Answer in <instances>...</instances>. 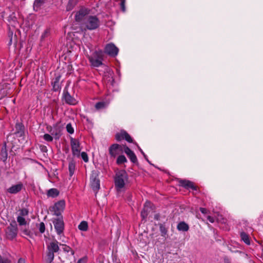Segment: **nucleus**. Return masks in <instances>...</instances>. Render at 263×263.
<instances>
[{"label":"nucleus","mask_w":263,"mask_h":263,"mask_svg":"<svg viewBox=\"0 0 263 263\" xmlns=\"http://www.w3.org/2000/svg\"><path fill=\"white\" fill-rule=\"evenodd\" d=\"M59 242L56 239L47 244V252L45 256V261L46 263H51L54 258V253L59 252L60 248Z\"/></svg>","instance_id":"f257e3e1"},{"label":"nucleus","mask_w":263,"mask_h":263,"mask_svg":"<svg viewBox=\"0 0 263 263\" xmlns=\"http://www.w3.org/2000/svg\"><path fill=\"white\" fill-rule=\"evenodd\" d=\"M100 20L96 16L89 15L85 19V22H84L81 28L84 31L93 30L97 29L100 26Z\"/></svg>","instance_id":"f03ea898"},{"label":"nucleus","mask_w":263,"mask_h":263,"mask_svg":"<svg viewBox=\"0 0 263 263\" xmlns=\"http://www.w3.org/2000/svg\"><path fill=\"white\" fill-rule=\"evenodd\" d=\"M128 179L127 173L125 170H122L116 173L115 177V186L117 191H120L124 187L125 182Z\"/></svg>","instance_id":"7ed1b4c3"},{"label":"nucleus","mask_w":263,"mask_h":263,"mask_svg":"<svg viewBox=\"0 0 263 263\" xmlns=\"http://www.w3.org/2000/svg\"><path fill=\"white\" fill-rule=\"evenodd\" d=\"M5 236L7 239L12 240L17 235L18 228L15 220L12 221L5 229Z\"/></svg>","instance_id":"20e7f679"},{"label":"nucleus","mask_w":263,"mask_h":263,"mask_svg":"<svg viewBox=\"0 0 263 263\" xmlns=\"http://www.w3.org/2000/svg\"><path fill=\"white\" fill-rule=\"evenodd\" d=\"M88 59L92 66L98 67L103 64V53L102 50L95 51Z\"/></svg>","instance_id":"39448f33"},{"label":"nucleus","mask_w":263,"mask_h":263,"mask_svg":"<svg viewBox=\"0 0 263 263\" xmlns=\"http://www.w3.org/2000/svg\"><path fill=\"white\" fill-rule=\"evenodd\" d=\"M54 229L58 235L59 236V239L61 240L62 236H64V230L65 224L63 221V216L58 217L52 220Z\"/></svg>","instance_id":"423d86ee"},{"label":"nucleus","mask_w":263,"mask_h":263,"mask_svg":"<svg viewBox=\"0 0 263 263\" xmlns=\"http://www.w3.org/2000/svg\"><path fill=\"white\" fill-rule=\"evenodd\" d=\"M91 187L94 191H97L100 189V180L99 179V172L93 171L90 177Z\"/></svg>","instance_id":"0eeeda50"},{"label":"nucleus","mask_w":263,"mask_h":263,"mask_svg":"<svg viewBox=\"0 0 263 263\" xmlns=\"http://www.w3.org/2000/svg\"><path fill=\"white\" fill-rule=\"evenodd\" d=\"M65 206V202L64 200H61L57 202L51 208L50 211L53 212V214L58 217L62 216L61 215L62 212L64 211Z\"/></svg>","instance_id":"6e6552de"},{"label":"nucleus","mask_w":263,"mask_h":263,"mask_svg":"<svg viewBox=\"0 0 263 263\" xmlns=\"http://www.w3.org/2000/svg\"><path fill=\"white\" fill-rule=\"evenodd\" d=\"M88 11L86 9H81L75 15L76 21L80 24L81 27L85 22V19L89 16Z\"/></svg>","instance_id":"1a4fd4ad"},{"label":"nucleus","mask_w":263,"mask_h":263,"mask_svg":"<svg viewBox=\"0 0 263 263\" xmlns=\"http://www.w3.org/2000/svg\"><path fill=\"white\" fill-rule=\"evenodd\" d=\"M70 145L72 155L77 157H79L80 156L81 149L80 148V144L79 140L72 137H70Z\"/></svg>","instance_id":"9d476101"},{"label":"nucleus","mask_w":263,"mask_h":263,"mask_svg":"<svg viewBox=\"0 0 263 263\" xmlns=\"http://www.w3.org/2000/svg\"><path fill=\"white\" fill-rule=\"evenodd\" d=\"M123 145L113 144L109 147V154L110 157L115 158L117 155L123 152Z\"/></svg>","instance_id":"9b49d317"},{"label":"nucleus","mask_w":263,"mask_h":263,"mask_svg":"<svg viewBox=\"0 0 263 263\" xmlns=\"http://www.w3.org/2000/svg\"><path fill=\"white\" fill-rule=\"evenodd\" d=\"M62 99L66 104L70 105H75L78 103L77 100L70 95L66 89L63 90Z\"/></svg>","instance_id":"f8f14e48"},{"label":"nucleus","mask_w":263,"mask_h":263,"mask_svg":"<svg viewBox=\"0 0 263 263\" xmlns=\"http://www.w3.org/2000/svg\"><path fill=\"white\" fill-rule=\"evenodd\" d=\"M115 139L117 141L125 140L129 143H132L133 142L132 138L124 130H122L120 132L117 133L115 135Z\"/></svg>","instance_id":"ddd939ff"},{"label":"nucleus","mask_w":263,"mask_h":263,"mask_svg":"<svg viewBox=\"0 0 263 263\" xmlns=\"http://www.w3.org/2000/svg\"><path fill=\"white\" fill-rule=\"evenodd\" d=\"M118 51V48L112 43L107 44L104 49V52L112 57H116Z\"/></svg>","instance_id":"4468645a"},{"label":"nucleus","mask_w":263,"mask_h":263,"mask_svg":"<svg viewBox=\"0 0 263 263\" xmlns=\"http://www.w3.org/2000/svg\"><path fill=\"white\" fill-rule=\"evenodd\" d=\"M124 152L129 158L132 162L138 164V159L134 152L126 145H123Z\"/></svg>","instance_id":"2eb2a0df"},{"label":"nucleus","mask_w":263,"mask_h":263,"mask_svg":"<svg viewBox=\"0 0 263 263\" xmlns=\"http://www.w3.org/2000/svg\"><path fill=\"white\" fill-rule=\"evenodd\" d=\"M179 185L186 189H191L193 190L197 191V187L195 186L194 183L190 180L180 179L179 180Z\"/></svg>","instance_id":"dca6fc26"},{"label":"nucleus","mask_w":263,"mask_h":263,"mask_svg":"<svg viewBox=\"0 0 263 263\" xmlns=\"http://www.w3.org/2000/svg\"><path fill=\"white\" fill-rule=\"evenodd\" d=\"M8 158V152L7 149V143L4 142L0 152V159L5 164Z\"/></svg>","instance_id":"f3484780"},{"label":"nucleus","mask_w":263,"mask_h":263,"mask_svg":"<svg viewBox=\"0 0 263 263\" xmlns=\"http://www.w3.org/2000/svg\"><path fill=\"white\" fill-rule=\"evenodd\" d=\"M23 188V184L19 183L17 184L13 185L8 189L7 191L10 194H16L20 192Z\"/></svg>","instance_id":"a211bd4d"},{"label":"nucleus","mask_w":263,"mask_h":263,"mask_svg":"<svg viewBox=\"0 0 263 263\" xmlns=\"http://www.w3.org/2000/svg\"><path fill=\"white\" fill-rule=\"evenodd\" d=\"M60 79L61 76L58 75L55 77V78L53 79V81L52 82L53 89L55 91H58L61 88L59 84Z\"/></svg>","instance_id":"6ab92c4d"},{"label":"nucleus","mask_w":263,"mask_h":263,"mask_svg":"<svg viewBox=\"0 0 263 263\" xmlns=\"http://www.w3.org/2000/svg\"><path fill=\"white\" fill-rule=\"evenodd\" d=\"M80 0H68L66 5V10L67 11L72 10L78 4Z\"/></svg>","instance_id":"aec40b11"},{"label":"nucleus","mask_w":263,"mask_h":263,"mask_svg":"<svg viewBox=\"0 0 263 263\" xmlns=\"http://www.w3.org/2000/svg\"><path fill=\"white\" fill-rule=\"evenodd\" d=\"M177 228L179 231L186 232L189 229V226L184 221H181L177 224Z\"/></svg>","instance_id":"412c9836"},{"label":"nucleus","mask_w":263,"mask_h":263,"mask_svg":"<svg viewBox=\"0 0 263 263\" xmlns=\"http://www.w3.org/2000/svg\"><path fill=\"white\" fill-rule=\"evenodd\" d=\"M76 170V162L73 160H71L68 164V170L69 172V176L72 177L74 173Z\"/></svg>","instance_id":"4be33fe9"},{"label":"nucleus","mask_w":263,"mask_h":263,"mask_svg":"<svg viewBox=\"0 0 263 263\" xmlns=\"http://www.w3.org/2000/svg\"><path fill=\"white\" fill-rule=\"evenodd\" d=\"M109 104L107 101H100L95 104V108L97 110H100L106 108Z\"/></svg>","instance_id":"5701e85b"},{"label":"nucleus","mask_w":263,"mask_h":263,"mask_svg":"<svg viewBox=\"0 0 263 263\" xmlns=\"http://www.w3.org/2000/svg\"><path fill=\"white\" fill-rule=\"evenodd\" d=\"M241 239L247 245H250V240L249 235L245 232H242L240 233Z\"/></svg>","instance_id":"b1692460"},{"label":"nucleus","mask_w":263,"mask_h":263,"mask_svg":"<svg viewBox=\"0 0 263 263\" xmlns=\"http://www.w3.org/2000/svg\"><path fill=\"white\" fill-rule=\"evenodd\" d=\"M59 194V192L57 189H50L47 192V196L48 197H55L58 196Z\"/></svg>","instance_id":"393cba45"},{"label":"nucleus","mask_w":263,"mask_h":263,"mask_svg":"<svg viewBox=\"0 0 263 263\" xmlns=\"http://www.w3.org/2000/svg\"><path fill=\"white\" fill-rule=\"evenodd\" d=\"M60 245H62L63 247V250L64 252L70 253V255L71 256L74 255V251L68 246L65 245V244H61L60 243Z\"/></svg>","instance_id":"a878e982"},{"label":"nucleus","mask_w":263,"mask_h":263,"mask_svg":"<svg viewBox=\"0 0 263 263\" xmlns=\"http://www.w3.org/2000/svg\"><path fill=\"white\" fill-rule=\"evenodd\" d=\"M78 229L82 231H86L88 229V223L86 221H82L78 226Z\"/></svg>","instance_id":"bb28decb"},{"label":"nucleus","mask_w":263,"mask_h":263,"mask_svg":"<svg viewBox=\"0 0 263 263\" xmlns=\"http://www.w3.org/2000/svg\"><path fill=\"white\" fill-rule=\"evenodd\" d=\"M158 225L159 226V230L161 232V236H165L167 233V230L165 226L163 223H159Z\"/></svg>","instance_id":"cd10ccee"},{"label":"nucleus","mask_w":263,"mask_h":263,"mask_svg":"<svg viewBox=\"0 0 263 263\" xmlns=\"http://www.w3.org/2000/svg\"><path fill=\"white\" fill-rule=\"evenodd\" d=\"M51 134L54 136L55 139H59L61 136V131L60 129H56L52 130V129L49 131Z\"/></svg>","instance_id":"c85d7f7f"},{"label":"nucleus","mask_w":263,"mask_h":263,"mask_svg":"<svg viewBox=\"0 0 263 263\" xmlns=\"http://www.w3.org/2000/svg\"><path fill=\"white\" fill-rule=\"evenodd\" d=\"M127 162V159L125 156L124 155H120L118 156L117 159V163L118 164H121L122 163H124L125 162Z\"/></svg>","instance_id":"c756f323"},{"label":"nucleus","mask_w":263,"mask_h":263,"mask_svg":"<svg viewBox=\"0 0 263 263\" xmlns=\"http://www.w3.org/2000/svg\"><path fill=\"white\" fill-rule=\"evenodd\" d=\"M17 221L20 226H25L27 224V221L24 217L18 216L17 217Z\"/></svg>","instance_id":"7c9ffc66"},{"label":"nucleus","mask_w":263,"mask_h":263,"mask_svg":"<svg viewBox=\"0 0 263 263\" xmlns=\"http://www.w3.org/2000/svg\"><path fill=\"white\" fill-rule=\"evenodd\" d=\"M50 29H49V28L46 29L41 36V40L42 41L44 40L45 39L48 37L50 35Z\"/></svg>","instance_id":"2f4dec72"},{"label":"nucleus","mask_w":263,"mask_h":263,"mask_svg":"<svg viewBox=\"0 0 263 263\" xmlns=\"http://www.w3.org/2000/svg\"><path fill=\"white\" fill-rule=\"evenodd\" d=\"M18 211L19 216L25 217L28 216L29 214V211L26 208L20 209Z\"/></svg>","instance_id":"473e14b6"},{"label":"nucleus","mask_w":263,"mask_h":263,"mask_svg":"<svg viewBox=\"0 0 263 263\" xmlns=\"http://www.w3.org/2000/svg\"><path fill=\"white\" fill-rule=\"evenodd\" d=\"M45 2V0H35L34 2V8L40 7Z\"/></svg>","instance_id":"72a5a7b5"},{"label":"nucleus","mask_w":263,"mask_h":263,"mask_svg":"<svg viewBox=\"0 0 263 263\" xmlns=\"http://www.w3.org/2000/svg\"><path fill=\"white\" fill-rule=\"evenodd\" d=\"M37 227H38L39 231L41 233H43L45 232V226L43 222H40L39 224V226L36 225Z\"/></svg>","instance_id":"f704fd0d"},{"label":"nucleus","mask_w":263,"mask_h":263,"mask_svg":"<svg viewBox=\"0 0 263 263\" xmlns=\"http://www.w3.org/2000/svg\"><path fill=\"white\" fill-rule=\"evenodd\" d=\"M21 231L22 232V233L27 235V236H29L30 237H32V233L31 232V231L28 229H26V228H22L21 229Z\"/></svg>","instance_id":"c9c22d12"},{"label":"nucleus","mask_w":263,"mask_h":263,"mask_svg":"<svg viewBox=\"0 0 263 263\" xmlns=\"http://www.w3.org/2000/svg\"><path fill=\"white\" fill-rule=\"evenodd\" d=\"M66 128L67 132L68 133H69L70 134H72L74 133V129H73V127L72 126V125L71 123L67 124L66 125Z\"/></svg>","instance_id":"e433bc0d"},{"label":"nucleus","mask_w":263,"mask_h":263,"mask_svg":"<svg viewBox=\"0 0 263 263\" xmlns=\"http://www.w3.org/2000/svg\"><path fill=\"white\" fill-rule=\"evenodd\" d=\"M44 139L47 142H51L53 140V137L48 134H45L43 136Z\"/></svg>","instance_id":"4c0bfd02"},{"label":"nucleus","mask_w":263,"mask_h":263,"mask_svg":"<svg viewBox=\"0 0 263 263\" xmlns=\"http://www.w3.org/2000/svg\"><path fill=\"white\" fill-rule=\"evenodd\" d=\"M81 157L83 161L85 162H87L88 161V157L87 153L86 152H82L80 154Z\"/></svg>","instance_id":"58836bf2"},{"label":"nucleus","mask_w":263,"mask_h":263,"mask_svg":"<svg viewBox=\"0 0 263 263\" xmlns=\"http://www.w3.org/2000/svg\"><path fill=\"white\" fill-rule=\"evenodd\" d=\"M148 215V209L143 208L141 212V215L143 219L145 218Z\"/></svg>","instance_id":"ea45409f"},{"label":"nucleus","mask_w":263,"mask_h":263,"mask_svg":"<svg viewBox=\"0 0 263 263\" xmlns=\"http://www.w3.org/2000/svg\"><path fill=\"white\" fill-rule=\"evenodd\" d=\"M120 7L122 11L125 12V0H120Z\"/></svg>","instance_id":"a19ab883"},{"label":"nucleus","mask_w":263,"mask_h":263,"mask_svg":"<svg viewBox=\"0 0 263 263\" xmlns=\"http://www.w3.org/2000/svg\"><path fill=\"white\" fill-rule=\"evenodd\" d=\"M87 257L86 256H84L82 258L79 259L77 263H87Z\"/></svg>","instance_id":"79ce46f5"},{"label":"nucleus","mask_w":263,"mask_h":263,"mask_svg":"<svg viewBox=\"0 0 263 263\" xmlns=\"http://www.w3.org/2000/svg\"><path fill=\"white\" fill-rule=\"evenodd\" d=\"M0 263H10V261L8 258L0 256Z\"/></svg>","instance_id":"37998d69"},{"label":"nucleus","mask_w":263,"mask_h":263,"mask_svg":"<svg viewBox=\"0 0 263 263\" xmlns=\"http://www.w3.org/2000/svg\"><path fill=\"white\" fill-rule=\"evenodd\" d=\"M151 205V202L148 201H146L144 204V208L148 209V208Z\"/></svg>","instance_id":"c03bdc74"},{"label":"nucleus","mask_w":263,"mask_h":263,"mask_svg":"<svg viewBox=\"0 0 263 263\" xmlns=\"http://www.w3.org/2000/svg\"><path fill=\"white\" fill-rule=\"evenodd\" d=\"M207 219H208V220L211 222V223H214V221H215V219L212 216H208L207 217Z\"/></svg>","instance_id":"a18cd8bd"},{"label":"nucleus","mask_w":263,"mask_h":263,"mask_svg":"<svg viewBox=\"0 0 263 263\" xmlns=\"http://www.w3.org/2000/svg\"><path fill=\"white\" fill-rule=\"evenodd\" d=\"M200 210V211L202 213V214H206L207 212H208V210L206 209L205 208H200L199 209Z\"/></svg>","instance_id":"49530a36"},{"label":"nucleus","mask_w":263,"mask_h":263,"mask_svg":"<svg viewBox=\"0 0 263 263\" xmlns=\"http://www.w3.org/2000/svg\"><path fill=\"white\" fill-rule=\"evenodd\" d=\"M41 149L43 152H46L47 151V147L45 146H41Z\"/></svg>","instance_id":"de8ad7c7"},{"label":"nucleus","mask_w":263,"mask_h":263,"mask_svg":"<svg viewBox=\"0 0 263 263\" xmlns=\"http://www.w3.org/2000/svg\"><path fill=\"white\" fill-rule=\"evenodd\" d=\"M154 219L156 220H159L160 219V215L159 214H156L154 215Z\"/></svg>","instance_id":"09e8293b"},{"label":"nucleus","mask_w":263,"mask_h":263,"mask_svg":"<svg viewBox=\"0 0 263 263\" xmlns=\"http://www.w3.org/2000/svg\"><path fill=\"white\" fill-rule=\"evenodd\" d=\"M17 263H26V262L24 259L20 258L18 259Z\"/></svg>","instance_id":"8fccbe9b"},{"label":"nucleus","mask_w":263,"mask_h":263,"mask_svg":"<svg viewBox=\"0 0 263 263\" xmlns=\"http://www.w3.org/2000/svg\"><path fill=\"white\" fill-rule=\"evenodd\" d=\"M139 149L140 151L141 152V153H142V154L143 155L144 157H146V155L144 154V153L143 152V151L141 149V148L139 147Z\"/></svg>","instance_id":"3c124183"},{"label":"nucleus","mask_w":263,"mask_h":263,"mask_svg":"<svg viewBox=\"0 0 263 263\" xmlns=\"http://www.w3.org/2000/svg\"><path fill=\"white\" fill-rule=\"evenodd\" d=\"M224 263H230V261L228 259H224Z\"/></svg>","instance_id":"603ef678"},{"label":"nucleus","mask_w":263,"mask_h":263,"mask_svg":"<svg viewBox=\"0 0 263 263\" xmlns=\"http://www.w3.org/2000/svg\"><path fill=\"white\" fill-rule=\"evenodd\" d=\"M144 158H145V159L146 160V161H147L149 163H150V162H149V161L148 160V159H147V156H146V157H144Z\"/></svg>","instance_id":"864d4df0"},{"label":"nucleus","mask_w":263,"mask_h":263,"mask_svg":"<svg viewBox=\"0 0 263 263\" xmlns=\"http://www.w3.org/2000/svg\"><path fill=\"white\" fill-rule=\"evenodd\" d=\"M12 44V37L10 39V42H9V45H10V44Z\"/></svg>","instance_id":"5fc2aeb1"},{"label":"nucleus","mask_w":263,"mask_h":263,"mask_svg":"<svg viewBox=\"0 0 263 263\" xmlns=\"http://www.w3.org/2000/svg\"><path fill=\"white\" fill-rule=\"evenodd\" d=\"M111 79H112V81H114V80H113V78H112V76L111 77Z\"/></svg>","instance_id":"6e6d98bb"},{"label":"nucleus","mask_w":263,"mask_h":263,"mask_svg":"<svg viewBox=\"0 0 263 263\" xmlns=\"http://www.w3.org/2000/svg\"><path fill=\"white\" fill-rule=\"evenodd\" d=\"M2 99V97H0V100Z\"/></svg>","instance_id":"4d7b16f0"}]
</instances>
